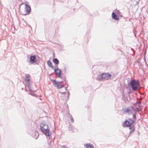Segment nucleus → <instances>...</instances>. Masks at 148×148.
<instances>
[{"label":"nucleus","mask_w":148,"mask_h":148,"mask_svg":"<svg viewBox=\"0 0 148 148\" xmlns=\"http://www.w3.org/2000/svg\"><path fill=\"white\" fill-rule=\"evenodd\" d=\"M40 127L42 132L46 136H50L51 135L49 127L47 125L44 123H42L40 125Z\"/></svg>","instance_id":"f257e3e1"},{"label":"nucleus","mask_w":148,"mask_h":148,"mask_svg":"<svg viewBox=\"0 0 148 148\" xmlns=\"http://www.w3.org/2000/svg\"><path fill=\"white\" fill-rule=\"evenodd\" d=\"M111 77V75L109 73H103L99 75L98 76V79L99 80H102L104 79L108 80L110 79Z\"/></svg>","instance_id":"f03ea898"},{"label":"nucleus","mask_w":148,"mask_h":148,"mask_svg":"<svg viewBox=\"0 0 148 148\" xmlns=\"http://www.w3.org/2000/svg\"><path fill=\"white\" fill-rule=\"evenodd\" d=\"M30 76L29 75L27 76L26 77L25 79V81L26 83L27 84V86L29 88V91L30 93V94L34 96H36V94L34 93V91H33L31 89V87L29 85V81H30L29 77Z\"/></svg>","instance_id":"7ed1b4c3"},{"label":"nucleus","mask_w":148,"mask_h":148,"mask_svg":"<svg viewBox=\"0 0 148 148\" xmlns=\"http://www.w3.org/2000/svg\"><path fill=\"white\" fill-rule=\"evenodd\" d=\"M130 85L134 90H136L139 87V84L137 80L133 79L130 82Z\"/></svg>","instance_id":"20e7f679"},{"label":"nucleus","mask_w":148,"mask_h":148,"mask_svg":"<svg viewBox=\"0 0 148 148\" xmlns=\"http://www.w3.org/2000/svg\"><path fill=\"white\" fill-rule=\"evenodd\" d=\"M51 81L53 83L54 86L58 88H61L64 86V83L62 82H57L53 79L51 80Z\"/></svg>","instance_id":"39448f33"},{"label":"nucleus","mask_w":148,"mask_h":148,"mask_svg":"<svg viewBox=\"0 0 148 148\" xmlns=\"http://www.w3.org/2000/svg\"><path fill=\"white\" fill-rule=\"evenodd\" d=\"M134 122L133 120L129 119L123 123V126L124 127H130L132 125Z\"/></svg>","instance_id":"423d86ee"},{"label":"nucleus","mask_w":148,"mask_h":148,"mask_svg":"<svg viewBox=\"0 0 148 148\" xmlns=\"http://www.w3.org/2000/svg\"><path fill=\"white\" fill-rule=\"evenodd\" d=\"M116 11L118 12L117 15H116L114 12H113L112 14V17L113 19L118 21L119 19V16L122 17V15L121 14L120 12L119 11L117 10Z\"/></svg>","instance_id":"0eeeda50"},{"label":"nucleus","mask_w":148,"mask_h":148,"mask_svg":"<svg viewBox=\"0 0 148 148\" xmlns=\"http://www.w3.org/2000/svg\"><path fill=\"white\" fill-rule=\"evenodd\" d=\"M54 72L57 77H60L61 76V71L58 69H55L54 70Z\"/></svg>","instance_id":"6e6552de"},{"label":"nucleus","mask_w":148,"mask_h":148,"mask_svg":"<svg viewBox=\"0 0 148 148\" xmlns=\"http://www.w3.org/2000/svg\"><path fill=\"white\" fill-rule=\"evenodd\" d=\"M30 62L31 63H33L35 62L36 60L35 56H31L30 57Z\"/></svg>","instance_id":"1a4fd4ad"},{"label":"nucleus","mask_w":148,"mask_h":148,"mask_svg":"<svg viewBox=\"0 0 148 148\" xmlns=\"http://www.w3.org/2000/svg\"><path fill=\"white\" fill-rule=\"evenodd\" d=\"M47 63L48 66L50 67L52 69H54V67L52 63L50 61H48L47 62Z\"/></svg>","instance_id":"9d476101"},{"label":"nucleus","mask_w":148,"mask_h":148,"mask_svg":"<svg viewBox=\"0 0 148 148\" xmlns=\"http://www.w3.org/2000/svg\"><path fill=\"white\" fill-rule=\"evenodd\" d=\"M84 146L86 148H94L93 146L90 144H86L84 145Z\"/></svg>","instance_id":"9b49d317"},{"label":"nucleus","mask_w":148,"mask_h":148,"mask_svg":"<svg viewBox=\"0 0 148 148\" xmlns=\"http://www.w3.org/2000/svg\"><path fill=\"white\" fill-rule=\"evenodd\" d=\"M25 9L27 12H29L31 11L30 7L27 5H25Z\"/></svg>","instance_id":"f8f14e48"},{"label":"nucleus","mask_w":148,"mask_h":148,"mask_svg":"<svg viewBox=\"0 0 148 148\" xmlns=\"http://www.w3.org/2000/svg\"><path fill=\"white\" fill-rule=\"evenodd\" d=\"M134 110V108L133 107H132L130 109L127 108L124 110V111L126 113H129L130 111H131Z\"/></svg>","instance_id":"ddd939ff"},{"label":"nucleus","mask_w":148,"mask_h":148,"mask_svg":"<svg viewBox=\"0 0 148 148\" xmlns=\"http://www.w3.org/2000/svg\"><path fill=\"white\" fill-rule=\"evenodd\" d=\"M129 129L130 130H131L130 132V133H131L133 132L135 130V129L134 126L132 125L129 127Z\"/></svg>","instance_id":"4468645a"},{"label":"nucleus","mask_w":148,"mask_h":148,"mask_svg":"<svg viewBox=\"0 0 148 148\" xmlns=\"http://www.w3.org/2000/svg\"><path fill=\"white\" fill-rule=\"evenodd\" d=\"M53 62L54 63L58 65L59 64V62L58 60L56 58H54L53 59Z\"/></svg>","instance_id":"2eb2a0df"},{"label":"nucleus","mask_w":148,"mask_h":148,"mask_svg":"<svg viewBox=\"0 0 148 148\" xmlns=\"http://www.w3.org/2000/svg\"><path fill=\"white\" fill-rule=\"evenodd\" d=\"M135 106H137L136 107V109H138L140 107V104L139 103H136L135 104Z\"/></svg>","instance_id":"dca6fc26"},{"label":"nucleus","mask_w":148,"mask_h":148,"mask_svg":"<svg viewBox=\"0 0 148 148\" xmlns=\"http://www.w3.org/2000/svg\"><path fill=\"white\" fill-rule=\"evenodd\" d=\"M133 117H134V119H135L136 118V115H135V114H134L133 115Z\"/></svg>","instance_id":"f3484780"},{"label":"nucleus","mask_w":148,"mask_h":148,"mask_svg":"<svg viewBox=\"0 0 148 148\" xmlns=\"http://www.w3.org/2000/svg\"><path fill=\"white\" fill-rule=\"evenodd\" d=\"M71 120L72 122H73V120L72 119H71Z\"/></svg>","instance_id":"a211bd4d"}]
</instances>
